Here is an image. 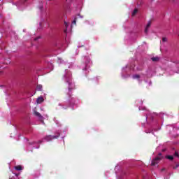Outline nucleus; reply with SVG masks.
<instances>
[{
    "mask_svg": "<svg viewBox=\"0 0 179 179\" xmlns=\"http://www.w3.org/2000/svg\"><path fill=\"white\" fill-rule=\"evenodd\" d=\"M174 156H176V157H179V155H178V152L177 151L175 152Z\"/></svg>",
    "mask_w": 179,
    "mask_h": 179,
    "instance_id": "nucleus-13",
    "label": "nucleus"
},
{
    "mask_svg": "<svg viewBox=\"0 0 179 179\" xmlns=\"http://www.w3.org/2000/svg\"><path fill=\"white\" fill-rule=\"evenodd\" d=\"M38 143H41V141H39L38 142Z\"/></svg>",
    "mask_w": 179,
    "mask_h": 179,
    "instance_id": "nucleus-17",
    "label": "nucleus"
},
{
    "mask_svg": "<svg viewBox=\"0 0 179 179\" xmlns=\"http://www.w3.org/2000/svg\"><path fill=\"white\" fill-rule=\"evenodd\" d=\"M38 38H36L34 40H37Z\"/></svg>",
    "mask_w": 179,
    "mask_h": 179,
    "instance_id": "nucleus-20",
    "label": "nucleus"
},
{
    "mask_svg": "<svg viewBox=\"0 0 179 179\" xmlns=\"http://www.w3.org/2000/svg\"><path fill=\"white\" fill-rule=\"evenodd\" d=\"M162 171H164V169H162Z\"/></svg>",
    "mask_w": 179,
    "mask_h": 179,
    "instance_id": "nucleus-18",
    "label": "nucleus"
},
{
    "mask_svg": "<svg viewBox=\"0 0 179 179\" xmlns=\"http://www.w3.org/2000/svg\"><path fill=\"white\" fill-rule=\"evenodd\" d=\"M166 151V150H162V152H165Z\"/></svg>",
    "mask_w": 179,
    "mask_h": 179,
    "instance_id": "nucleus-19",
    "label": "nucleus"
},
{
    "mask_svg": "<svg viewBox=\"0 0 179 179\" xmlns=\"http://www.w3.org/2000/svg\"><path fill=\"white\" fill-rule=\"evenodd\" d=\"M138 12V8H135V14L136 15V13Z\"/></svg>",
    "mask_w": 179,
    "mask_h": 179,
    "instance_id": "nucleus-16",
    "label": "nucleus"
},
{
    "mask_svg": "<svg viewBox=\"0 0 179 179\" xmlns=\"http://www.w3.org/2000/svg\"><path fill=\"white\" fill-rule=\"evenodd\" d=\"M163 155L162 153H159L158 155L152 160L151 166H155V164H158V163L163 159Z\"/></svg>",
    "mask_w": 179,
    "mask_h": 179,
    "instance_id": "nucleus-1",
    "label": "nucleus"
},
{
    "mask_svg": "<svg viewBox=\"0 0 179 179\" xmlns=\"http://www.w3.org/2000/svg\"><path fill=\"white\" fill-rule=\"evenodd\" d=\"M43 101H44V98H43V96H40V97L37 98V99H36V103L38 104H41V103H43Z\"/></svg>",
    "mask_w": 179,
    "mask_h": 179,
    "instance_id": "nucleus-4",
    "label": "nucleus"
},
{
    "mask_svg": "<svg viewBox=\"0 0 179 179\" xmlns=\"http://www.w3.org/2000/svg\"><path fill=\"white\" fill-rule=\"evenodd\" d=\"M132 16H135V10H133V12H132Z\"/></svg>",
    "mask_w": 179,
    "mask_h": 179,
    "instance_id": "nucleus-15",
    "label": "nucleus"
},
{
    "mask_svg": "<svg viewBox=\"0 0 179 179\" xmlns=\"http://www.w3.org/2000/svg\"><path fill=\"white\" fill-rule=\"evenodd\" d=\"M48 1H51V0H48Z\"/></svg>",
    "mask_w": 179,
    "mask_h": 179,
    "instance_id": "nucleus-21",
    "label": "nucleus"
},
{
    "mask_svg": "<svg viewBox=\"0 0 179 179\" xmlns=\"http://www.w3.org/2000/svg\"><path fill=\"white\" fill-rule=\"evenodd\" d=\"M178 167H179V164H177L175 166H173V169L176 170L178 169Z\"/></svg>",
    "mask_w": 179,
    "mask_h": 179,
    "instance_id": "nucleus-12",
    "label": "nucleus"
},
{
    "mask_svg": "<svg viewBox=\"0 0 179 179\" xmlns=\"http://www.w3.org/2000/svg\"><path fill=\"white\" fill-rule=\"evenodd\" d=\"M15 170H16L17 171H20L23 170V167L21 165H17L15 166Z\"/></svg>",
    "mask_w": 179,
    "mask_h": 179,
    "instance_id": "nucleus-7",
    "label": "nucleus"
},
{
    "mask_svg": "<svg viewBox=\"0 0 179 179\" xmlns=\"http://www.w3.org/2000/svg\"><path fill=\"white\" fill-rule=\"evenodd\" d=\"M150 24H152V22L149 21L145 27V33H148V31H149V27H150Z\"/></svg>",
    "mask_w": 179,
    "mask_h": 179,
    "instance_id": "nucleus-5",
    "label": "nucleus"
},
{
    "mask_svg": "<svg viewBox=\"0 0 179 179\" xmlns=\"http://www.w3.org/2000/svg\"><path fill=\"white\" fill-rule=\"evenodd\" d=\"M165 157H166V159H168L169 160H173L174 159V157H173L172 155H167Z\"/></svg>",
    "mask_w": 179,
    "mask_h": 179,
    "instance_id": "nucleus-9",
    "label": "nucleus"
},
{
    "mask_svg": "<svg viewBox=\"0 0 179 179\" xmlns=\"http://www.w3.org/2000/svg\"><path fill=\"white\" fill-rule=\"evenodd\" d=\"M58 138H59V136L49 135L45 137V140L47 141V142H50V141H52V139H57Z\"/></svg>",
    "mask_w": 179,
    "mask_h": 179,
    "instance_id": "nucleus-2",
    "label": "nucleus"
},
{
    "mask_svg": "<svg viewBox=\"0 0 179 179\" xmlns=\"http://www.w3.org/2000/svg\"><path fill=\"white\" fill-rule=\"evenodd\" d=\"M73 24H74V25H76V17L74 18V20H73V22H72V26H73Z\"/></svg>",
    "mask_w": 179,
    "mask_h": 179,
    "instance_id": "nucleus-11",
    "label": "nucleus"
},
{
    "mask_svg": "<svg viewBox=\"0 0 179 179\" xmlns=\"http://www.w3.org/2000/svg\"><path fill=\"white\" fill-rule=\"evenodd\" d=\"M162 41L164 43H166V41H167V38H166V37L162 38Z\"/></svg>",
    "mask_w": 179,
    "mask_h": 179,
    "instance_id": "nucleus-14",
    "label": "nucleus"
},
{
    "mask_svg": "<svg viewBox=\"0 0 179 179\" xmlns=\"http://www.w3.org/2000/svg\"><path fill=\"white\" fill-rule=\"evenodd\" d=\"M135 78H136V79H138V81L141 80H139V79H141V76H140L139 75L136 74V75H135Z\"/></svg>",
    "mask_w": 179,
    "mask_h": 179,
    "instance_id": "nucleus-10",
    "label": "nucleus"
},
{
    "mask_svg": "<svg viewBox=\"0 0 179 179\" xmlns=\"http://www.w3.org/2000/svg\"><path fill=\"white\" fill-rule=\"evenodd\" d=\"M151 59L152 62H159V61H160V57H152Z\"/></svg>",
    "mask_w": 179,
    "mask_h": 179,
    "instance_id": "nucleus-6",
    "label": "nucleus"
},
{
    "mask_svg": "<svg viewBox=\"0 0 179 179\" xmlns=\"http://www.w3.org/2000/svg\"><path fill=\"white\" fill-rule=\"evenodd\" d=\"M34 114L36 117H38V118L40 120V121H43L44 120V117L40 113L37 112V110L34 111Z\"/></svg>",
    "mask_w": 179,
    "mask_h": 179,
    "instance_id": "nucleus-3",
    "label": "nucleus"
},
{
    "mask_svg": "<svg viewBox=\"0 0 179 179\" xmlns=\"http://www.w3.org/2000/svg\"><path fill=\"white\" fill-rule=\"evenodd\" d=\"M36 90H38V92H41L43 90V85H38L36 86Z\"/></svg>",
    "mask_w": 179,
    "mask_h": 179,
    "instance_id": "nucleus-8",
    "label": "nucleus"
}]
</instances>
